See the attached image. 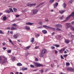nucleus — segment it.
Instances as JSON below:
<instances>
[{
    "label": "nucleus",
    "mask_w": 74,
    "mask_h": 74,
    "mask_svg": "<svg viewBox=\"0 0 74 74\" xmlns=\"http://www.w3.org/2000/svg\"><path fill=\"white\" fill-rule=\"evenodd\" d=\"M19 74V73L18 72H16L15 73V74Z\"/></svg>",
    "instance_id": "62"
},
{
    "label": "nucleus",
    "mask_w": 74,
    "mask_h": 74,
    "mask_svg": "<svg viewBox=\"0 0 74 74\" xmlns=\"http://www.w3.org/2000/svg\"><path fill=\"white\" fill-rule=\"evenodd\" d=\"M15 58L14 57H12V59H13V60H15Z\"/></svg>",
    "instance_id": "54"
},
{
    "label": "nucleus",
    "mask_w": 74,
    "mask_h": 74,
    "mask_svg": "<svg viewBox=\"0 0 74 74\" xmlns=\"http://www.w3.org/2000/svg\"><path fill=\"white\" fill-rule=\"evenodd\" d=\"M35 61H36V62H37V61H38V59L37 58H35Z\"/></svg>",
    "instance_id": "48"
},
{
    "label": "nucleus",
    "mask_w": 74,
    "mask_h": 74,
    "mask_svg": "<svg viewBox=\"0 0 74 74\" xmlns=\"http://www.w3.org/2000/svg\"><path fill=\"white\" fill-rule=\"evenodd\" d=\"M36 67H44V65L42 64L38 63V64Z\"/></svg>",
    "instance_id": "9"
},
{
    "label": "nucleus",
    "mask_w": 74,
    "mask_h": 74,
    "mask_svg": "<svg viewBox=\"0 0 74 74\" xmlns=\"http://www.w3.org/2000/svg\"><path fill=\"white\" fill-rule=\"evenodd\" d=\"M60 58L61 59H63V60L64 59V58L63 57V56L62 55H61Z\"/></svg>",
    "instance_id": "36"
},
{
    "label": "nucleus",
    "mask_w": 74,
    "mask_h": 74,
    "mask_svg": "<svg viewBox=\"0 0 74 74\" xmlns=\"http://www.w3.org/2000/svg\"><path fill=\"white\" fill-rule=\"evenodd\" d=\"M34 38H32V40L31 41V42H32V43L34 42Z\"/></svg>",
    "instance_id": "32"
},
{
    "label": "nucleus",
    "mask_w": 74,
    "mask_h": 74,
    "mask_svg": "<svg viewBox=\"0 0 74 74\" xmlns=\"http://www.w3.org/2000/svg\"><path fill=\"white\" fill-rule=\"evenodd\" d=\"M7 13H10V11H9V10H7L6 11Z\"/></svg>",
    "instance_id": "41"
},
{
    "label": "nucleus",
    "mask_w": 74,
    "mask_h": 74,
    "mask_svg": "<svg viewBox=\"0 0 74 74\" xmlns=\"http://www.w3.org/2000/svg\"><path fill=\"white\" fill-rule=\"evenodd\" d=\"M9 42H10V43H11L12 44V45H14V43H13V42H12V41H11L10 39H9Z\"/></svg>",
    "instance_id": "23"
},
{
    "label": "nucleus",
    "mask_w": 74,
    "mask_h": 74,
    "mask_svg": "<svg viewBox=\"0 0 74 74\" xmlns=\"http://www.w3.org/2000/svg\"><path fill=\"white\" fill-rule=\"evenodd\" d=\"M0 34H3V32L0 30Z\"/></svg>",
    "instance_id": "47"
},
{
    "label": "nucleus",
    "mask_w": 74,
    "mask_h": 74,
    "mask_svg": "<svg viewBox=\"0 0 74 74\" xmlns=\"http://www.w3.org/2000/svg\"><path fill=\"white\" fill-rule=\"evenodd\" d=\"M54 7L55 8H56L58 7V3L57 2L56 3L54 4Z\"/></svg>",
    "instance_id": "11"
},
{
    "label": "nucleus",
    "mask_w": 74,
    "mask_h": 74,
    "mask_svg": "<svg viewBox=\"0 0 74 74\" xmlns=\"http://www.w3.org/2000/svg\"><path fill=\"white\" fill-rule=\"evenodd\" d=\"M3 13H0V16H1V15H3Z\"/></svg>",
    "instance_id": "61"
},
{
    "label": "nucleus",
    "mask_w": 74,
    "mask_h": 74,
    "mask_svg": "<svg viewBox=\"0 0 74 74\" xmlns=\"http://www.w3.org/2000/svg\"><path fill=\"white\" fill-rule=\"evenodd\" d=\"M7 52L8 53H11V50L10 49L8 50V51H7Z\"/></svg>",
    "instance_id": "28"
},
{
    "label": "nucleus",
    "mask_w": 74,
    "mask_h": 74,
    "mask_svg": "<svg viewBox=\"0 0 74 74\" xmlns=\"http://www.w3.org/2000/svg\"><path fill=\"white\" fill-rule=\"evenodd\" d=\"M64 12V11L60 10L59 11V12L60 14H63Z\"/></svg>",
    "instance_id": "21"
},
{
    "label": "nucleus",
    "mask_w": 74,
    "mask_h": 74,
    "mask_svg": "<svg viewBox=\"0 0 74 74\" xmlns=\"http://www.w3.org/2000/svg\"><path fill=\"white\" fill-rule=\"evenodd\" d=\"M47 49H42L41 51V53L40 55V57L43 58V56L44 55V53H45L47 52Z\"/></svg>",
    "instance_id": "1"
},
{
    "label": "nucleus",
    "mask_w": 74,
    "mask_h": 74,
    "mask_svg": "<svg viewBox=\"0 0 74 74\" xmlns=\"http://www.w3.org/2000/svg\"><path fill=\"white\" fill-rule=\"evenodd\" d=\"M43 27L45 28V29H51V30H55V28L53 27H50L47 26V25H43Z\"/></svg>",
    "instance_id": "3"
},
{
    "label": "nucleus",
    "mask_w": 74,
    "mask_h": 74,
    "mask_svg": "<svg viewBox=\"0 0 74 74\" xmlns=\"http://www.w3.org/2000/svg\"><path fill=\"white\" fill-rule=\"evenodd\" d=\"M25 24L26 25H33L34 23H30V22H29L27 23H26Z\"/></svg>",
    "instance_id": "10"
},
{
    "label": "nucleus",
    "mask_w": 74,
    "mask_h": 74,
    "mask_svg": "<svg viewBox=\"0 0 74 74\" xmlns=\"http://www.w3.org/2000/svg\"><path fill=\"white\" fill-rule=\"evenodd\" d=\"M58 36L60 38H61V37H62V36L60 35H58Z\"/></svg>",
    "instance_id": "51"
},
{
    "label": "nucleus",
    "mask_w": 74,
    "mask_h": 74,
    "mask_svg": "<svg viewBox=\"0 0 74 74\" xmlns=\"http://www.w3.org/2000/svg\"><path fill=\"white\" fill-rule=\"evenodd\" d=\"M64 53H67V51H64Z\"/></svg>",
    "instance_id": "63"
},
{
    "label": "nucleus",
    "mask_w": 74,
    "mask_h": 74,
    "mask_svg": "<svg viewBox=\"0 0 74 74\" xmlns=\"http://www.w3.org/2000/svg\"><path fill=\"white\" fill-rule=\"evenodd\" d=\"M5 44H5V42L3 43L2 44L3 45H5Z\"/></svg>",
    "instance_id": "50"
},
{
    "label": "nucleus",
    "mask_w": 74,
    "mask_h": 74,
    "mask_svg": "<svg viewBox=\"0 0 74 74\" xmlns=\"http://www.w3.org/2000/svg\"><path fill=\"white\" fill-rule=\"evenodd\" d=\"M30 67H34V66L32 64H31L30 65Z\"/></svg>",
    "instance_id": "45"
},
{
    "label": "nucleus",
    "mask_w": 74,
    "mask_h": 74,
    "mask_svg": "<svg viewBox=\"0 0 74 74\" xmlns=\"http://www.w3.org/2000/svg\"><path fill=\"white\" fill-rule=\"evenodd\" d=\"M39 24L40 25H42V23L41 21H39Z\"/></svg>",
    "instance_id": "40"
},
{
    "label": "nucleus",
    "mask_w": 74,
    "mask_h": 74,
    "mask_svg": "<svg viewBox=\"0 0 74 74\" xmlns=\"http://www.w3.org/2000/svg\"><path fill=\"white\" fill-rule=\"evenodd\" d=\"M39 46H36L35 48V49H38L39 48Z\"/></svg>",
    "instance_id": "43"
},
{
    "label": "nucleus",
    "mask_w": 74,
    "mask_h": 74,
    "mask_svg": "<svg viewBox=\"0 0 74 74\" xmlns=\"http://www.w3.org/2000/svg\"><path fill=\"white\" fill-rule=\"evenodd\" d=\"M51 49H55V47H53V46H52L51 47Z\"/></svg>",
    "instance_id": "53"
},
{
    "label": "nucleus",
    "mask_w": 74,
    "mask_h": 74,
    "mask_svg": "<svg viewBox=\"0 0 74 74\" xmlns=\"http://www.w3.org/2000/svg\"><path fill=\"white\" fill-rule=\"evenodd\" d=\"M30 46H27L26 47V49H25V50H27V49H29V48H30Z\"/></svg>",
    "instance_id": "29"
},
{
    "label": "nucleus",
    "mask_w": 74,
    "mask_h": 74,
    "mask_svg": "<svg viewBox=\"0 0 74 74\" xmlns=\"http://www.w3.org/2000/svg\"><path fill=\"white\" fill-rule=\"evenodd\" d=\"M10 30L12 31V30H16V28H15L14 27H12L10 28Z\"/></svg>",
    "instance_id": "14"
},
{
    "label": "nucleus",
    "mask_w": 74,
    "mask_h": 74,
    "mask_svg": "<svg viewBox=\"0 0 74 74\" xmlns=\"http://www.w3.org/2000/svg\"><path fill=\"white\" fill-rule=\"evenodd\" d=\"M38 12V10L36 9H35L33 10V14L34 15L35 14H36L37 12Z\"/></svg>",
    "instance_id": "8"
},
{
    "label": "nucleus",
    "mask_w": 74,
    "mask_h": 74,
    "mask_svg": "<svg viewBox=\"0 0 74 74\" xmlns=\"http://www.w3.org/2000/svg\"><path fill=\"white\" fill-rule=\"evenodd\" d=\"M55 32H53L52 34V35H53L54 34H55Z\"/></svg>",
    "instance_id": "64"
},
{
    "label": "nucleus",
    "mask_w": 74,
    "mask_h": 74,
    "mask_svg": "<svg viewBox=\"0 0 74 74\" xmlns=\"http://www.w3.org/2000/svg\"><path fill=\"white\" fill-rule=\"evenodd\" d=\"M42 27L41 26L40 27H37V29H42Z\"/></svg>",
    "instance_id": "42"
},
{
    "label": "nucleus",
    "mask_w": 74,
    "mask_h": 74,
    "mask_svg": "<svg viewBox=\"0 0 74 74\" xmlns=\"http://www.w3.org/2000/svg\"><path fill=\"white\" fill-rule=\"evenodd\" d=\"M65 48H63V49H61L60 50V53H62V52H63V51L65 50Z\"/></svg>",
    "instance_id": "16"
},
{
    "label": "nucleus",
    "mask_w": 74,
    "mask_h": 74,
    "mask_svg": "<svg viewBox=\"0 0 74 74\" xmlns=\"http://www.w3.org/2000/svg\"><path fill=\"white\" fill-rule=\"evenodd\" d=\"M70 29H71V30L74 31V27L72 26H71L70 27Z\"/></svg>",
    "instance_id": "27"
},
{
    "label": "nucleus",
    "mask_w": 74,
    "mask_h": 74,
    "mask_svg": "<svg viewBox=\"0 0 74 74\" xmlns=\"http://www.w3.org/2000/svg\"><path fill=\"white\" fill-rule=\"evenodd\" d=\"M34 65L36 67H37L38 63L37 62H34Z\"/></svg>",
    "instance_id": "26"
},
{
    "label": "nucleus",
    "mask_w": 74,
    "mask_h": 74,
    "mask_svg": "<svg viewBox=\"0 0 74 74\" xmlns=\"http://www.w3.org/2000/svg\"><path fill=\"white\" fill-rule=\"evenodd\" d=\"M17 66H22V64L20 63H17Z\"/></svg>",
    "instance_id": "19"
},
{
    "label": "nucleus",
    "mask_w": 74,
    "mask_h": 74,
    "mask_svg": "<svg viewBox=\"0 0 74 74\" xmlns=\"http://www.w3.org/2000/svg\"><path fill=\"white\" fill-rule=\"evenodd\" d=\"M10 34H12V33H13V32L10 31Z\"/></svg>",
    "instance_id": "56"
},
{
    "label": "nucleus",
    "mask_w": 74,
    "mask_h": 74,
    "mask_svg": "<svg viewBox=\"0 0 74 74\" xmlns=\"http://www.w3.org/2000/svg\"><path fill=\"white\" fill-rule=\"evenodd\" d=\"M40 72L41 73H43V71L42 70H41L40 71Z\"/></svg>",
    "instance_id": "57"
},
{
    "label": "nucleus",
    "mask_w": 74,
    "mask_h": 74,
    "mask_svg": "<svg viewBox=\"0 0 74 74\" xmlns=\"http://www.w3.org/2000/svg\"><path fill=\"white\" fill-rule=\"evenodd\" d=\"M9 10L10 11H12V12H14V11H13V10H12V8H10L9 9Z\"/></svg>",
    "instance_id": "35"
},
{
    "label": "nucleus",
    "mask_w": 74,
    "mask_h": 74,
    "mask_svg": "<svg viewBox=\"0 0 74 74\" xmlns=\"http://www.w3.org/2000/svg\"><path fill=\"white\" fill-rule=\"evenodd\" d=\"M66 65L67 66H70V63L66 62Z\"/></svg>",
    "instance_id": "31"
},
{
    "label": "nucleus",
    "mask_w": 74,
    "mask_h": 74,
    "mask_svg": "<svg viewBox=\"0 0 74 74\" xmlns=\"http://www.w3.org/2000/svg\"><path fill=\"white\" fill-rule=\"evenodd\" d=\"M66 28H69V27H70V23H66Z\"/></svg>",
    "instance_id": "18"
},
{
    "label": "nucleus",
    "mask_w": 74,
    "mask_h": 74,
    "mask_svg": "<svg viewBox=\"0 0 74 74\" xmlns=\"http://www.w3.org/2000/svg\"><path fill=\"white\" fill-rule=\"evenodd\" d=\"M40 36V34H37V35L36 36V37H39Z\"/></svg>",
    "instance_id": "38"
},
{
    "label": "nucleus",
    "mask_w": 74,
    "mask_h": 74,
    "mask_svg": "<svg viewBox=\"0 0 74 74\" xmlns=\"http://www.w3.org/2000/svg\"><path fill=\"white\" fill-rule=\"evenodd\" d=\"M72 3H73L72 0H71V1H70L69 2V4H72Z\"/></svg>",
    "instance_id": "37"
},
{
    "label": "nucleus",
    "mask_w": 74,
    "mask_h": 74,
    "mask_svg": "<svg viewBox=\"0 0 74 74\" xmlns=\"http://www.w3.org/2000/svg\"><path fill=\"white\" fill-rule=\"evenodd\" d=\"M53 45L55 47H56L57 48H58V47H60V45H59L53 44Z\"/></svg>",
    "instance_id": "15"
},
{
    "label": "nucleus",
    "mask_w": 74,
    "mask_h": 74,
    "mask_svg": "<svg viewBox=\"0 0 74 74\" xmlns=\"http://www.w3.org/2000/svg\"><path fill=\"white\" fill-rule=\"evenodd\" d=\"M65 42L66 44H69L70 42V40L67 39L65 40Z\"/></svg>",
    "instance_id": "12"
},
{
    "label": "nucleus",
    "mask_w": 74,
    "mask_h": 74,
    "mask_svg": "<svg viewBox=\"0 0 74 74\" xmlns=\"http://www.w3.org/2000/svg\"><path fill=\"white\" fill-rule=\"evenodd\" d=\"M64 16L63 15L62 16V17H60L59 18V19H60V20H61V19H63V17Z\"/></svg>",
    "instance_id": "39"
},
{
    "label": "nucleus",
    "mask_w": 74,
    "mask_h": 74,
    "mask_svg": "<svg viewBox=\"0 0 74 74\" xmlns=\"http://www.w3.org/2000/svg\"><path fill=\"white\" fill-rule=\"evenodd\" d=\"M7 61V58H5L4 60H2V58L1 56H0V63L3 64L4 63H5V62Z\"/></svg>",
    "instance_id": "2"
},
{
    "label": "nucleus",
    "mask_w": 74,
    "mask_h": 74,
    "mask_svg": "<svg viewBox=\"0 0 74 74\" xmlns=\"http://www.w3.org/2000/svg\"><path fill=\"white\" fill-rule=\"evenodd\" d=\"M24 69L25 70H27V68H25Z\"/></svg>",
    "instance_id": "58"
},
{
    "label": "nucleus",
    "mask_w": 74,
    "mask_h": 74,
    "mask_svg": "<svg viewBox=\"0 0 74 74\" xmlns=\"http://www.w3.org/2000/svg\"><path fill=\"white\" fill-rule=\"evenodd\" d=\"M36 3L30 4L29 3H28L27 4V6L28 7H32V6H33V5H36Z\"/></svg>",
    "instance_id": "4"
},
{
    "label": "nucleus",
    "mask_w": 74,
    "mask_h": 74,
    "mask_svg": "<svg viewBox=\"0 0 74 74\" xmlns=\"http://www.w3.org/2000/svg\"><path fill=\"white\" fill-rule=\"evenodd\" d=\"M71 23L72 25H74V21H73L72 22H71Z\"/></svg>",
    "instance_id": "52"
},
{
    "label": "nucleus",
    "mask_w": 74,
    "mask_h": 74,
    "mask_svg": "<svg viewBox=\"0 0 74 74\" xmlns=\"http://www.w3.org/2000/svg\"><path fill=\"white\" fill-rule=\"evenodd\" d=\"M19 15H17L16 16V17H19Z\"/></svg>",
    "instance_id": "60"
},
{
    "label": "nucleus",
    "mask_w": 74,
    "mask_h": 74,
    "mask_svg": "<svg viewBox=\"0 0 74 74\" xmlns=\"http://www.w3.org/2000/svg\"><path fill=\"white\" fill-rule=\"evenodd\" d=\"M37 71V69H35L34 70H33L32 71Z\"/></svg>",
    "instance_id": "59"
},
{
    "label": "nucleus",
    "mask_w": 74,
    "mask_h": 74,
    "mask_svg": "<svg viewBox=\"0 0 74 74\" xmlns=\"http://www.w3.org/2000/svg\"><path fill=\"white\" fill-rule=\"evenodd\" d=\"M18 36H19V35L18 34H14L13 35V38H15V39H16L18 37Z\"/></svg>",
    "instance_id": "7"
},
{
    "label": "nucleus",
    "mask_w": 74,
    "mask_h": 74,
    "mask_svg": "<svg viewBox=\"0 0 74 74\" xmlns=\"http://www.w3.org/2000/svg\"><path fill=\"white\" fill-rule=\"evenodd\" d=\"M54 26L56 27V28L62 27V25H60V24H56Z\"/></svg>",
    "instance_id": "6"
},
{
    "label": "nucleus",
    "mask_w": 74,
    "mask_h": 74,
    "mask_svg": "<svg viewBox=\"0 0 74 74\" xmlns=\"http://www.w3.org/2000/svg\"><path fill=\"white\" fill-rule=\"evenodd\" d=\"M67 71H71V72H73L74 71V69L72 68H68L67 69Z\"/></svg>",
    "instance_id": "5"
},
{
    "label": "nucleus",
    "mask_w": 74,
    "mask_h": 74,
    "mask_svg": "<svg viewBox=\"0 0 74 74\" xmlns=\"http://www.w3.org/2000/svg\"><path fill=\"white\" fill-rule=\"evenodd\" d=\"M13 9L14 12H17V9L14 8H13Z\"/></svg>",
    "instance_id": "22"
},
{
    "label": "nucleus",
    "mask_w": 74,
    "mask_h": 74,
    "mask_svg": "<svg viewBox=\"0 0 74 74\" xmlns=\"http://www.w3.org/2000/svg\"><path fill=\"white\" fill-rule=\"evenodd\" d=\"M7 30H10V28L9 27H8L7 28Z\"/></svg>",
    "instance_id": "55"
},
{
    "label": "nucleus",
    "mask_w": 74,
    "mask_h": 74,
    "mask_svg": "<svg viewBox=\"0 0 74 74\" xmlns=\"http://www.w3.org/2000/svg\"><path fill=\"white\" fill-rule=\"evenodd\" d=\"M68 55L67 54H65V55H64L63 56H64V58H65V57H67V56Z\"/></svg>",
    "instance_id": "44"
},
{
    "label": "nucleus",
    "mask_w": 74,
    "mask_h": 74,
    "mask_svg": "<svg viewBox=\"0 0 74 74\" xmlns=\"http://www.w3.org/2000/svg\"><path fill=\"white\" fill-rule=\"evenodd\" d=\"M44 4V2H42V3H40L36 7V8H37V7H40V5H43V4Z\"/></svg>",
    "instance_id": "13"
},
{
    "label": "nucleus",
    "mask_w": 74,
    "mask_h": 74,
    "mask_svg": "<svg viewBox=\"0 0 74 74\" xmlns=\"http://www.w3.org/2000/svg\"><path fill=\"white\" fill-rule=\"evenodd\" d=\"M63 7L64 8H65L66 7V3H64V4L63 5Z\"/></svg>",
    "instance_id": "34"
},
{
    "label": "nucleus",
    "mask_w": 74,
    "mask_h": 74,
    "mask_svg": "<svg viewBox=\"0 0 74 74\" xmlns=\"http://www.w3.org/2000/svg\"><path fill=\"white\" fill-rule=\"evenodd\" d=\"M25 29L26 30H30V27H27V26H26L25 27Z\"/></svg>",
    "instance_id": "25"
},
{
    "label": "nucleus",
    "mask_w": 74,
    "mask_h": 74,
    "mask_svg": "<svg viewBox=\"0 0 74 74\" xmlns=\"http://www.w3.org/2000/svg\"><path fill=\"white\" fill-rule=\"evenodd\" d=\"M42 33H44V34H47V31L45 30H42Z\"/></svg>",
    "instance_id": "17"
},
{
    "label": "nucleus",
    "mask_w": 74,
    "mask_h": 74,
    "mask_svg": "<svg viewBox=\"0 0 74 74\" xmlns=\"http://www.w3.org/2000/svg\"><path fill=\"white\" fill-rule=\"evenodd\" d=\"M55 54H57V53H58V51H57V50H55Z\"/></svg>",
    "instance_id": "46"
},
{
    "label": "nucleus",
    "mask_w": 74,
    "mask_h": 74,
    "mask_svg": "<svg viewBox=\"0 0 74 74\" xmlns=\"http://www.w3.org/2000/svg\"><path fill=\"white\" fill-rule=\"evenodd\" d=\"M12 26H13V27H16L17 25H16L15 24H12Z\"/></svg>",
    "instance_id": "33"
},
{
    "label": "nucleus",
    "mask_w": 74,
    "mask_h": 74,
    "mask_svg": "<svg viewBox=\"0 0 74 74\" xmlns=\"http://www.w3.org/2000/svg\"><path fill=\"white\" fill-rule=\"evenodd\" d=\"M3 21H6L7 20V17L6 16H4L3 17Z\"/></svg>",
    "instance_id": "20"
},
{
    "label": "nucleus",
    "mask_w": 74,
    "mask_h": 74,
    "mask_svg": "<svg viewBox=\"0 0 74 74\" xmlns=\"http://www.w3.org/2000/svg\"><path fill=\"white\" fill-rule=\"evenodd\" d=\"M56 29V30H58V31H60V30H61V29H60L59 28H57Z\"/></svg>",
    "instance_id": "30"
},
{
    "label": "nucleus",
    "mask_w": 74,
    "mask_h": 74,
    "mask_svg": "<svg viewBox=\"0 0 74 74\" xmlns=\"http://www.w3.org/2000/svg\"><path fill=\"white\" fill-rule=\"evenodd\" d=\"M55 0H50L49 2V3H53Z\"/></svg>",
    "instance_id": "24"
},
{
    "label": "nucleus",
    "mask_w": 74,
    "mask_h": 74,
    "mask_svg": "<svg viewBox=\"0 0 74 74\" xmlns=\"http://www.w3.org/2000/svg\"><path fill=\"white\" fill-rule=\"evenodd\" d=\"M3 50H5V49H7V48L5 47H3Z\"/></svg>",
    "instance_id": "49"
}]
</instances>
